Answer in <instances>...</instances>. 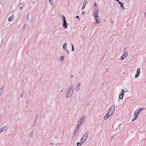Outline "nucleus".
I'll return each mask as SVG.
<instances>
[{"label": "nucleus", "instance_id": "nucleus-1", "mask_svg": "<svg viewBox=\"0 0 146 146\" xmlns=\"http://www.w3.org/2000/svg\"><path fill=\"white\" fill-rule=\"evenodd\" d=\"M85 119V116L83 115L80 118L78 121L77 126L75 127L74 132L72 134L73 137H74L78 133L79 129L80 126L83 123Z\"/></svg>", "mask_w": 146, "mask_h": 146}, {"label": "nucleus", "instance_id": "nucleus-2", "mask_svg": "<svg viewBox=\"0 0 146 146\" xmlns=\"http://www.w3.org/2000/svg\"><path fill=\"white\" fill-rule=\"evenodd\" d=\"M74 90V86L72 84L70 85L66 92L65 95L67 98H70L72 95Z\"/></svg>", "mask_w": 146, "mask_h": 146}, {"label": "nucleus", "instance_id": "nucleus-3", "mask_svg": "<svg viewBox=\"0 0 146 146\" xmlns=\"http://www.w3.org/2000/svg\"><path fill=\"white\" fill-rule=\"evenodd\" d=\"M61 19L62 21V25L63 27L65 29H67L68 27V25L65 17L63 15H62L61 16Z\"/></svg>", "mask_w": 146, "mask_h": 146}, {"label": "nucleus", "instance_id": "nucleus-4", "mask_svg": "<svg viewBox=\"0 0 146 146\" xmlns=\"http://www.w3.org/2000/svg\"><path fill=\"white\" fill-rule=\"evenodd\" d=\"M115 106H112L110 108L109 110V112L110 113L111 115H112L114 113L115 111Z\"/></svg>", "mask_w": 146, "mask_h": 146}, {"label": "nucleus", "instance_id": "nucleus-5", "mask_svg": "<svg viewBox=\"0 0 146 146\" xmlns=\"http://www.w3.org/2000/svg\"><path fill=\"white\" fill-rule=\"evenodd\" d=\"M88 135V132H86L83 134L81 139H82L83 140H84V141H86V140L87 139Z\"/></svg>", "mask_w": 146, "mask_h": 146}, {"label": "nucleus", "instance_id": "nucleus-6", "mask_svg": "<svg viewBox=\"0 0 146 146\" xmlns=\"http://www.w3.org/2000/svg\"><path fill=\"white\" fill-rule=\"evenodd\" d=\"M140 69L139 68H138L137 69V73L135 75V78L138 77L140 75Z\"/></svg>", "mask_w": 146, "mask_h": 146}, {"label": "nucleus", "instance_id": "nucleus-7", "mask_svg": "<svg viewBox=\"0 0 146 146\" xmlns=\"http://www.w3.org/2000/svg\"><path fill=\"white\" fill-rule=\"evenodd\" d=\"M80 83L79 82L78 84L77 85L75 88V90L76 92H77L79 90L80 88Z\"/></svg>", "mask_w": 146, "mask_h": 146}, {"label": "nucleus", "instance_id": "nucleus-8", "mask_svg": "<svg viewBox=\"0 0 146 146\" xmlns=\"http://www.w3.org/2000/svg\"><path fill=\"white\" fill-rule=\"evenodd\" d=\"M28 25L27 24H24L23 28V30L25 31L28 28Z\"/></svg>", "mask_w": 146, "mask_h": 146}, {"label": "nucleus", "instance_id": "nucleus-9", "mask_svg": "<svg viewBox=\"0 0 146 146\" xmlns=\"http://www.w3.org/2000/svg\"><path fill=\"white\" fill-rule=\"evenodd\" d=\"M14 17L13 15H12L11 17H9L8 21L9 22H11L13 21L14 20Z\"/></svg>", "mask_w": 146, "mask_h": 146}, {"label": "nucleus", "instance_id": "nucleus-10", "mask_svg": "<svg viewBox=\"0 0 146 146\" xmlns=\"http://www.w3.org/2000/svg\"><path fill=\"white\" fill-rule=\"evenodd\" d=\"M96 20V23L98 24L100 23V19L99 16H96L95 17Z\"/></svg>", "mask_w": 146, "mask_h": 146}, {"label": "nucleus", "instance_id": "nucleus-11", "mask_svg": "<svg viewBox=\"0 0 146 146\" xmlns=\"http://www.w3.org/2000/svg\"><path fill=\"white\" fill-rule=\"evenodd\" d=\"M24 4L23 3H20L18 6V8L20 9H21L24 7Z\"/></svg>", "mask_w": 146, "mask_h": 146}, {"label": "nucleus", "instance_id": "nucleus-12", "mask_svg": "<svg viewBox=\"0 0 146 146\" xmlns=\"http://www.w3.org/2000/svg\"><path fill=\"white\" fill-rule=\"evenodd\" d=\"M119 3L121 7V9L123 10H124L125 8V7L123 6V5H124L123 3V2H119Z\"/></svg>", "mask_w": 146, "mask_h": 146}, {"label": "nucleus", "instance_id": "nucleus-13", "mask_svg": "<svg viewBox=\"0 0 146 146\" xmlns=\"http://www.w3.org/2000/svg\"><path fill=\"white\" fill-rule=\"evenodd\" d=\"M87 0H85L84 3H83V7L82 8V9H84L85 8V7L86 5V4L87 3Z\"/></svg>", "mask_w": 146, "mask_h": 146}, {"label": "nucleus", "instance_id": "nucleus-14", "mask_svg": "<svg viewBox=\"0 0 146 146\" xmlns=\"http://www.w3.org/2000/svg\"><path fill=\"white\" fill-rule=\"evenodd\" d=\"M63 48L64 50H66V49H67V46L66 43H64L63 46Z\"/></svg>", "mask_w": 146, "mask_h": 146}, {"label": "nucleus", "instance_id": "nucleus-15", "mask_svg": "<svg viewBox=\"0 0 146 146\" xmlns=\"http://www.w3.org/2000/svg\"><path fill=\"white\" fill-rule=\"evenodd\" d=\"M139 113L138 112L137 110L135 111L134 114V115L135 116V117H137Z\"/></svg>", "mask_w": 146, "mask_h": 146}, {"label": "nucleus", "instance_id": "nucleus-16", "mask_svg": "<svg viewBox=\"0 0 146 146\" xmlns=\"http://www.w3.org/2000/svg\"><path fill=\"white\" fill-rule=\"evenodd\" d=\"M126 57V56L125 54H123L122 56H121L120 58L121 60H123Z\"/></svg>", "mask_w": 146, "mask_h": 146}, {"label": "nucleus", "instance_id": "nucleus-17", "mask_svg": "<svg viewBox=\"0 0 146 146\" xmlns=\"http://www.w3.org/2000/svg\"><path fill=\"white\" fill-rule=\"evenodd\" d=\"M7 126H5L1 128L3 131H5L7 128Z\"/></svg>", "mask_w": 146, "mask_h": 146}, {"label": "nucleus", "instance_id": "nucleus-18", "mask_svg": "<svg viewBox=\"0 0 146 146\" xmlns=\"http://www.w3.org/2000/svg\"><path fill=\"white\" fill-rule=\"evenodd\" d=\"M99 12H93L94 16L95 17L96 16H98Z\"/></svg>", "mask_w": 146, "mask_h": 146}, {"label": "nucleus", "instance_id": "nucleus-19", "mask_svg": "<svg viewBox=\"0 0 146 146\" xmlns=\"http://www.w3.org/2000/svg\"><path fill=\"white\" fill-rule=\"evenodd\" d=\"M64 56H60L59 58L60 60L61 61H63L64 60Z\"/></svg>", "mask_w": 146, "mask_h": 146}, {"label": "nucleus", "instance_id": "nucleus-20", "mask_svg": "<svg viewBox=\"0 0 146 146\" xmlns=\"http://www.w3.org/2000/svg\"><path fill=\"white\" fill-rule=\"evenodd\" d=\"M144 108H139L137 109V110L138 112L140 113V111H142V110H144Z\"/></svg>", "mask_w": 146, "mask_h": 146}, {"label": "nucleus", "instance_id": "nucleus-21", "mask_svg": "<svg viewBox=\"0 0 146 146\" xmlns=\"http://www.w3.org/2000/svg\"><path fill=\"white\" fill-rule=\"evenodd\" d=\"M110 117V115L108 116L106 115L104 117V120H107Z\"/></svg>", "mask_w": 146, "mask_h": 146}, {"label": "nucleus", "instance_id": "nucleus-22", "mask_svg": "<svg viewBox=\"0 0 146 146\" xmlns=\"http://www.w3.org/2000/svg\"><path fill=\"white\" fill-rule=\"evenodd\" d=\"M135 116L134 115H133L132 119V121H133L135 120H136L137 118V117H135Z\"/></svg>", "mask_w": 146, "mask_h": 146}, {"label": "nucleus", "instance_id": "nucleus-23", "mask_svg": "<svg viewBox=\"0 0 146 146\" xmlns=\"http://www.w3.org/2000/svg\"><path fill=\"white\" fill-rule=\"evenodd\" d=\"M124 95H121L120 94V95L119 96V98L121 100H122L123 98Z\"/></svg>", "mask_w": 146, "mask_h": 146}, {"label": "nucleus", "instance_id": "nucleus-24", "mask_svg": "<svg viewBox=\"0 0 146 146\" xmlns=\"http://www.w3.org/2000/svg\"><path fill=\"white\" fill-rule=\"evenodd\" d=\"M125 92V90L124 89H122L121 91V92L120 93V94L124 96Z\"/></svg>", "mask_w": 146, "mask_h": 146}, {"label": "nucleus", "instance_id": "nucleus-25", "mask_svg": "<svg viewBox=\"0 0 146 146\" xmlns=\"http://www.w3.org/2000/svg\"><path fill=\"white\" fill-rule=\"evenodd\" d=\"M33 131L32 130L29 134V137H31L33 136Z\"/></svg>", "mask_w": 146, "mask_h": 146}, {"label": "nucleus", "instance_id": "nucleus-26", "mask_svg": "<svg viewBox=\"0 0 146 146\" xmlns=\"http://www.w3.org/2000/svg\"><path fill=\"white\" fill-rule=\"evenodd\" d=\"M30 15V13H28L27 16L26 20L27 21H28L29 19V16Z\"/></svg>", "mask_w": 146, "mask_h": 146}, {"label": "nucleus", "instance_id": "nucleus-27", "mask_svg": "<svg viewBox=\"0 0 146 146\" xmlns=\"http://www.w3.org/2000/svg\"><path fill=\"white\" fill-rule=\"evenodd\" d=\"M80 141L82 144L83 143H85L86 142L85 141H84V140H83L81 138L80 140Z\"/></svg>", "mask_w": 146, "mask_h": 146}, {"label": "nucleus", "instance_id": "nucleus-28", "mask_svg": "<svg viewBox=\"0 0 146 146\" xmlns=\"http://www.w3.org/2000/svg\"><path fill=\"white\" fill-rule=\"evenodd\" d=\"M49 2L51 5H52L53 3V0H49Z\"/></svg>", "mask_w": 146, "mask_h": 146}, {"label": "nucleus", "instance_id": "nucleus-29", "mask_svg": "<svg viewBox=\"0 0 146 146\" xmlns=\"http://www.w3.org/2000/svg\"><path fill=\"white\" fill-rule=\"evenodd\" d=\"M94 12H99L98 8H96L94 9Z\"/></svg>", "mask_w": 146, "mask_h": 146}, {"label": "nucleus", "instance_id": "nucleus-30", "mask_svg": "<svg viewBox=\"0 0 146 146\" xmlns=\"http://www.w3.org/2000/svg\"><path fill=\"white\" fill-rule=\"evenodd\" d=\"M71 46H72V51H74V46H73V45H72V44H71Z\"/></svg>", "mask_w": 146, "mask_h": 146}, {"label": "nucleus", "instance_id": "nucleus-31", "mask_svg": "<svg viewBox=\"0 0 146 146\" xmlns=\"http://www.w3.org/2000/svg\"><path fill=\"white\" fill-rule=\"evenodd\" d=\"M76 144H77V146H80L82 145V144L81 143H77Z\"/></svg>", "mask_w": 146, "mask_h": 146}, {"label": "nucleus", "instance_id": "nucleus-32", "mask_svg": "<svg viewBox=\"0 0 146 146\" xmlns=\"http://www.w3.org/2000/svg\"><path fill=\"white\" fill-rule=\"evenodd\" d=\"M106 115L108 116L110 115V116H111V115H110V113H109V111H108V112L107 113Z\"/></svg>", "mask_w": 146, "mask_h": 146}, {"label": "nucleus", "instance_id": "nucleus-33", "mask_svg": "<svg viewBox=\"0 0 146 146\" xmlns=\"http://www.w3.org/2000/svg\"><path fill=\"white\" fill-rule=\"evenodd\" d=\"M85 13V12L84 11H83L82 13V15H83Z\"/></svg>", "mask_w": 146, "mask_h": 146}, {"label": "nucleus", "instance_id": "nucleus-34", "mask_svg": "<svg viewBox=\"0 0 146 146\" xmlns=\"http://www.w3.org/2000/svg\"><path fill=\"white\" fill-rule=\"evenodd\" d=\"M76 18L77 19H78V20H80V19L79 18V17L78 16H77Z\"/></svg>", "mask_w": 146, "mask_h": 146}, {"label": "nucleus", "instance_id": "nucleus-35", "mask_svg": "<svg viewBox=\"0 0 146 146\" xmlns=\"http://www.w3.org/2000/svg\"><path fill=\"white\" fill-rule=\"evenodd\" d=\"M65 51L67 52L68 54H69V52L67 49H66V50H65Z\"/></svg>", "mask_w": 146, "mask_h": 146}, {"label": "nucleus", "instance_id": "nucleus-36", "mask_svg": "<svg viewBox=\"0 0 146 146\" xmlns=\"http://www.w3.org/2000/svg\"><path fill=\"white\" fill-rule=\"evenodd\" d=\"M94 6L95 7H97V4L96 3H95L94 4Z\"/></svg>", "mask_w": 146, "mask_h": 146}, {"label": "nucleus", "instance_id": "nucleus-37", "mask_svg": "<svg viewBox=\"0 0 146 146\" xmlns=\"http://www.w3.org/2000/svg\"><path fill=\"white\" fill-rule=\"evenodd\" d=\"M2 132H3V131H2V130H1V129H0V133Z\"/></svg>", "mask_w": 146, "mask_h": 146}, {"label": "nucleus", "instance_id": "nucleus-38", "mask_svg": "<svg viewBox=\"0 0 146 146\" xmlns=\"http://www.w3.org/2000/svg\"><path fill=\"white\" fill-rule=\"evenodd\" d=\"M115 1H117L118 2H119V0H115Z\"/></svg>", "mask_w": 146, "mask_h": 146}, {"label": "nucleus", "instance_id": "nucleus-39", "mask_svg": "<svg viewBox=\"0 0 146 146\" xmlns=\"http://www.w3.org/2000/svg\"><path fill=\"white\" fill-rule=\"evenodd\" d=\"M50 145H53V143H50Z\"/></svg>", "mask_w": 146, "mask_h": 146}, {"label": "nucleus", "instance_id": "nucleus-40", "mask_svg": "<svg viewBox=\"0 0 146 146\" xmlns=\"http://www.w3.org/2000/svg\"><path fill=\"white\" fill-rule=\"evenodd\" d=\"M145 16H146V12H145Z\"/></svg>", "mask_w": 146, "mask_h": 146}, {"label": "nucleus", "instance_id": "nucleus-41", "mask_svg": "<svg viewBox=\"0 0 146 146\" xmlns=\"http://www.w3.org/2000/svg\"><path fill=\"white\" fill-rule=\"evenodd\" d=\"M113 136L111 137V138H112V139H113Z\"/></svg>", "mask_w": 146, "mask_h": 146}, {"label": "nucleus", "instance_id": "nucleus-42", "mask_svg": "<svg viewBox=\"0 0 146 146\" xmlns=\"http://www.w3.org/2000/svg\"><path fill=\"white\" fill-rule=\"evenodd\" d=\"M71 77H73V75H71Z\"/></svg>", "mask_w": 146, "mask_h": 146}, {"label": "nucleus", "instance_id": "nucleus-43", "mask_svg": "<svg viewBox=\"0 0 146 146\" xmlns=\"http://www.w3.org/2000/svg\"><path fill=\"white\" fill-rule=\"evenodd\" d=\"M63 91V90H62L61 91V92H62V91Z\"/></svg>", "mask_w": 146, "mask_h": 146}, {"label": "nucleus", "instance_id": "nucleus-44", "mask_svg": "<svg viewBox=\"0 0 146 146\" xmlns=\"http://www.w3.org/2000/svg\"><path fill=\"white\" fill-rule=\"evenodd\" d=\"M21 97H22V95H21Z\"/></svg>", "mask_w": 146, "mask_h": 146}]
</instances>
